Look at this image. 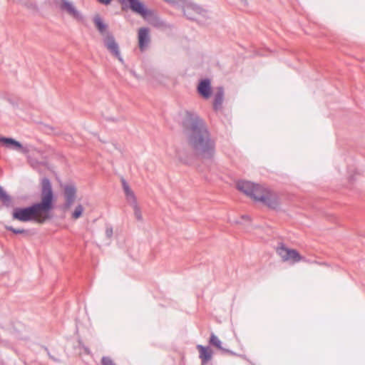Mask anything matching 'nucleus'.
Instances as JSON below:
<instances>
[{"mask_svg":"<svg viewBox=\"0 0 365 365\" xmlns=\"http://www.w3.org/2000/svg\"><path fill=\"white\" fill-rule=\"evenodd\" d=\"M180 125L194 153L202 159L212 160L215 153V142L205 120L196 113L186 110Z\"/></svg>","mask_w":365,"mask_h":365,"instance_id":"nucleus-1","label":"nucleus"},{"mask_svg":"<svg viewBox=\"0 0 365 365\" xmlns=\"http://www.w3.org/2000/svg\"><path fill=\"white\" fill-rule=\"evenodd\" d=\"M41 185L40 201L28 206L14 207L11 212L12 220L43 224L53 217L52 211L55 208L56 197L50 179L44 177L41 180Z\"/></svg>","mask_w":365,"mask_h":365,"instance_id":"nucleus-2","label":"nucleus"},{"mask_svg":"<svg viewBox=\"0 0 365 365\" xmlns=\"http://www.w3.org/2000/svg\"><path fill=\"white\" fill-rule=\"evenodd\" d=\"M121 4L122 9H130L133 12L146 18L153 14V11L148 9L145 4L140 0H118Z\"/></svg>","mask_w":365,"mask_h":365,"instance_id":"nucleus-3","label":"nucleus"},{"mask_svg":"<svg viewBox=\"0 0 365 365\" xmlns=\"http://www.w3.org/2000/svg\"><path fill=\"white\" fill-rule=\"evenodd\" d=\"M236 187L255 201L257 200L259 195L262 193V188L259 185L250 181L239 180L236 184Z\"/></svg>","mask_w":365,"mask_h":365,"instance_id":"nucleus-4","label":"nucleus"},{"mask_svg":"<svg viewBox=\"0 0 365 365\" xmlns=\"http://www.w3.org/2000/svg\"><path fill=\"white\" fill-rule=\"evenodd\" d=\"M267 206L269 209L277 210L280 208V200L277 194L273 192L267 191L265 193L262 190L256 200Z\"/></svg>","mask_w":365,"mask_h":365,"instance_id":"nucleus-5","label":"nucleus"},{"mask_svg":"<svg viewBox=\"0 0 365 365\" xmlns=\"http://www.w3.org/2000/svg\"><path fill=\"white\" fill-rule=\"evenodd\" d=\"M0 144L6 148L19 151L23 154H27L29 152L28 147L24 146L20 141L11 137L0 136Z\"/></svg>","mask_w":365,"mask_h":365,"instance_id":"nucleus-6","label":"nucleus"},{"mask_svg":"<svg viewBox=\"0 0 365 365\" xmlns=\"http://www.w3.org/2000/svg\"><path fill=\"white\" fill-rule=\"evenodd\" d=\"M76 187L73 182L67 183L63 185L65 202L63 205V210H66L71 207L76 200Z\"/></svg>","mask_w":365,"mask_h":365,"instance_id":"nucleus-7","label":"nucleus"},{"mask_svg":"<svg viewBox=\"0 0 365 365\" xmlns=\"http://www.w3.org/2000/svg\"><path fill=\"white\" fill-rule=\"evenodd\" d=\"M59 8L61 11H66L76 21L80 22L83 21V15L75 7L71 1L68 0H61Z\"/></svg>","mask_w":365,"mask_h":365,"instance_id":"nucleus-8","label":"nucleus"},{"mask_svg":"<svg viewBox=\"0 0 365 365\" xmlns=\"http://www.w3.org/2000/svg\"><path fill=\"white\" fill-rule=\"evenodd\" d=\"M192 11L196 14L201 15L202 17H207V11L202 8L197 4L190 2L183 7L184 15L190 20H195L196 18L192 15Z\"/></svg>","mask_w":365,"mask_h":365,"instance_id":"nucleus-9","label":"nucleus"},{"mask_svg":"<svg viewBox=\"0 0 365 365\" xmlns=\"http://www.w3.org/2000/svg\"><path fill=\"white\" fill-rule=\"evenodd\" d=\"M197 92L204 99L210 98L212 94L211 80L208 78L200 79L197 86Z\"/></svg>","mask_w":365,"mask_h":365,"instance_id":"nucleus-10","label":"nucleus"},{"mask_svg":"<svg viewBox=\"0 0 365 365\" xmlns=\"http://www.w3.org/2000/svg\"><path fill=\"white\" fill-rule=\"evenodd\" d=\"M138 47L141 51H144L148 47L150 41V30L148 27H141L138 33Z\"/></svg>","mask_w":365,"mask_h":365,"instance_id":"nucleus-11","label":"nucleus"},{"mask_svg":"<svg viewBox=\"0 0 365 365\" xmlns=\"http://www.w3.org/2000/svg\"><path fill=\"white\" fill-rule=\"evenodd\" d=\"M196 349L199 351V358L201 360V365L207 364L212 358L213 351L210 346L197 344Z\"/></svg>","mask_w":365,"mask_h":365,"instance_id":"nucleus-12","label":"nucleus"},{"mask_svg":"<svg viewBox=\"0 0 365 365\" xmlns=\"http://www.w3.org/2000/svg\"><path fill=\"white\" fill-rule=\"evenodd\" d=\"M222 343L217 337V336H216L214 333H212L209 339L208 346L217 348V349L220 350L223 354H228L232 356H239V354H236L235 351L222 347ZM240 356L245 357L244 355H240Z\"/></svg>","mask_w":365,"mask_h":365,"instance_id":"nucleus-13","label":"nucleus"},{"mask_svg":"<svg viewBox=\"0 0 365 365\" xmlns=\"http://www.w3.org/2000/svg\"><path fill=\"white\" fill-rule=\"evenodd\" d=\"M104 45L106 48L114 56H119L120 48L118 43L115 41L113 35L108 33L104 38Z\"/></svg>","mask_w":365,"mask_h":365,"instance_id":"nucleus-14","label":"nucleus"},{"mask_svg":"<svg viewBox=\"0 0 365 365\" xmlns=\"http://www.w3.org/2000/svg\"><path fill=\"white\" fill-rule=\"evenodd\" d=\"M122 187L125 192V197L129 204H135V202H137L136 197L133 192V191L130 187L128 183L124 178L121 179Z\"/></svg>","mask_w":365,"mask_h":365,"instance_id":"nucleus-15","label":"nucleus"},{"mask_svg":"<svg viewBox=\"0 0 365 365\" xmlns=\"http://www.w3.org/2000/svg\"><path fill=\"white\" fill-rule=\"evenodd\" d=\"M0 202L2 206L9 208L14 206L12 197L6 192V190L0 185Z\"/></svg>","mask_w":365,"mask_h":365,"instance_id":"nucleus-16","label":"nucleus"},{"mask_svg":"<svg viewBox=\"0 0 365 365\" xmlns=\"http://www.w3.org/2000/svg\"><path fill=\"white\" fill-rule=\"evenodd\" d=\"M224 98V88L222 86H219L217 88V92L215 94L213 109L217 111L222 108V104Z\"/></svg>","mask_w":365,"mask_h":365,"instance_id":"nucleus-17","label":"nucleus"},{"mask_svg":"<svg viewBox=\"0 0 365 365\" xmlns=\"http://www.w3.org/2000/svg\"><path fill=\"white\" fill-rule=\"evenodd\" d=\"M93 23L99 33L103 34L107 31L108 26L100 15L96 14L93 17Z\"/></svg>","mask_w":365,"mask_h":365,"instance_id":"nucleus-18","label":"nucleus"},{"mask_svg":"<svg viewBox=\"0 0 365 365\" xmlns=\"http://www.w3.org/2000/svg\"><path fill=\"white\" fill-rule=\"evenodd\" d=\"M176 155L179 161L185 165H190L192 162L191 155L186 150H177Z\"/></svg>","mask_w":365,"mask_h":365,"instance_id":"nucleus-19","label":"nucleus"},{"mask_svg":"<svg viewBox=\"0 0 365 365\" xmlns=\"http://www.w3.org/2000/svg\"><path fill=\"white\" fill-rule=\"evenodd\" d=\"M302 256L299 252L294 249H289L284 262L292 261V263L298 262L301 260Z\"/></svg>","mask_w":365,"mask_h":365,"instance_id":"nucleus-20","label":"nucleus"},{"mask_svg":"<svg viewBox=\"0 0 365 365\" xmlns=\"http://www.w3.org/2000/svg\"><path fill=\"white\" fill-rule=\"evenodd\" d=\"M4 227L6 230L10 231L15 235H19V234L29 235L30 232V231L29 230L15 228L11 225H5Z\"/></svg>","mask_w":365,"mask_h":365,"instance_id":"nucleus-21","label":"nucleus"},{"mask_svg":"<svg viewBox=\"0 0 365 365\" xmlns=\"http://www.w3.org/2000/svg\"><path fill=\"white\" fill-rule=\"evenodd\" d=\"M289 249L284 243H280V246L277 248V253L281 257L282 261L285 259V255H287Z\"/></svg>","mask_w":365,"mask_h":365,"instance_id":"nucleus-22","label":"nucleus"},{"mask_svg":"<svg viewBox=\"0 0 365 365\" xmlns=\"http://www.w3.org/2000/svg\"><path fill=\"white\" fill-rule=\"evenodd\" d=\"M83 212V207L82 206V205L79 204L75 207L74 210L71 214V217L73 219L77 220L82 216Z\"/></svg>","mask_w":365,"mask_h":365,"instance_id":"nucleus-23","label":"nucleus"},{"mask_svg":"<svg viewBox=\"0 0 365 365\" xmlns=\"http://www.w3.org/2000/svg\"><path fill=\"white\" fill-rule=\"evenodd\" d=\"M130 205L133 207L134 214H135V218L138 221L142 220H143V217H142L141 212L140 210V208H139V207L138 205L137 202H135V204H130Z\"/></svg>","mask_w":365,"mask_h":365,"instance_id":"nucleus-24","label":"nucleus"},{"mask_svg":"<svg viewBox=\"0 0 365 365\" xmlns=\"http://www.w3.org/2000/svg\"><path fill=\"white\" fill-rule=\"evenodd\" d=\"M102 365H116L109 356H103L101 359Z\"/></svg>","mask_w":365,"mask_h":365,"instance_id":"nucleus-25","label":"nucleus"},{"mask_svg":"<svg viewBox=\"0 0 365 365\" xmlns=\"http://www.w3.org/2000/svg\"><path fill=\"white\" fill-rule=\"evenodd\" d=\"M113 227L112 226H106V237L110 239L113 236Z\"/></svg>","mask_w":365,"mask_h":365,"instance_id":"nucleus-26","label":"nucleus"},{"mask_svg":"<svg viewBox=\"0 0 365 365\" xmlns=\"http://www.w3.org/2000/svg\"><path fill=\"white\" fill-rule=\"evenodd\" d=\"M99 3L103 4L104 5H108L111 3L113 0H97Z\"/></svg>","mask_w":365,"mask_h":365,"instance_id":"nucleus-27","label":"nucleus"},{"mask_svg":"<svg viewBox=\"0 0 365 365\" xmlns=\"http://www.w3.org/2000/svg\"><path fill=\"white\" fill-rule=\"evenodd\" d=\"M48 355L49 356V358L53 360V361H56V362H59L60 360L56 357H54L53 356L51 355L49 352H48Z\"/></svg>","mask_w":365,"mask_h":365,"instance_id":"nucleus-28","label":"nucleus"},{"mask_svg":"<svg viewBox=\"0 0 365 365\" xmlns=\"http://www.w3.org/2000/svg\"><path fill=\"white\" fill-rule=\"evenodd\" d=\"M242 220H246L247 221H250V217L249 215H242Z\"/></svg>","mask_w":365,"mask_h":365,"instance_id":"nucleus-29","label":"nucleus"},{"mask_svg":"<svg viewBox=\"0 0 365 365\" xmlns=\"http://www.w3.org/2000/svg\"><path fill=\"white\" fill-rule=\"evenodd\" d=\"M115 57L117 58L120 62L123 63V59L120 55V52H119V56Z\"/></svg>","mask_w":365,"mask_h":365,"instance_id":"nucleus-30","label":"nucleus"},{"mask_svg":"<svg viewBox=\"0 0 365 365\" xmlns=\"http://www.w3.org/2000/svg\"><path fill=\"white\" fill-rule=\"evenodd\" d=\"M240 1L244 5V6H247V0H240Z\"/></svg>","mask_w":365,"mask_h":365,"instance_id":"nucleus-31","label":"nucleus"},{"mask_svg":"<svg viewBox=\"0 0 365 365\" xmlns=\"http://www.w3.org/2000/svg\"><path fill=\"white\" fill-rule=\"evenodd\" d=\"M8 101L13 106H16V103L11 98H8Z\"/></svg>","mask_w":365,"mask_h":365,"instance_id":"nucleus-32","label":"nucleus"},{"mask_svg":"<svg viewBox=\"0 0 365 365\" xmlns=\"http://www.w3.org/2000/svg\"><path fill=\"white\" fill-rule=\"evenodd\" d=\"M106 120H111V121H115V119L114 118H112V117L107 118Z\"/></svg>","mask_w":365,"mask_h":365,"instance_id":"nucleus-33","label":"nucleus"},{"mask_svg":"<svg viewBox=\"0 0 365 365\" xmlns=\"http://www.w3.org/2000/svg\"><path fill=\"white\" fill-rule=\"evenodd\" d=\"M85 351H86L87 353H89V351H88V348H85Z\"/></svg>","mask_w":365,"mask_h":365,"instance_id":"nucleus-34","label":"nucleus"},{"mask_svg":"<svg viewBox=\"0 0 365 365\" xmlns=\"http://www.w3.org/2000/svg\"><path fill=\"white\" fill-rule=\"evenodd\" d=\"M353 178H354L353 176H351L349 180L350 181L353 180Z\"/></svg>","mask_w":365,"mask_h":365,"instance_id":"nucleus-35","label":"nucleus"}]
</instances>
